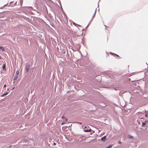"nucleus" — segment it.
Segmentation results:
<instances>
[{
    "mask_svg": "<svg viewBox=\"0 0 148 148\" xmlns=\"http://www.w3.org/2000/svg\"><path fill=\"white\" fill-rule=\"evenodd\" d=\"M106 138V136H104L101 138V140L103 141L105 140Z\"/></svg>",
    "mask_w": 148,
    "mask_h": 148,
    "instance_id": "nucleus-5",
    "label": "nucleus"
},
{
    "mask_svg": "<svg viewBox=\"0 0 148 148\" xmlns=\"http://www.w3.org/2000/svg\"><path fill=\"white\" fill-rule=\"evenodd\" d=\"M29 68L28 67L26 68V70L27 71H28L29 70Z\"/></svg>",
    "mask_w": 148,
    "mask_h": 148,
    "instance_id": "nucleus-10",
    "label": "nucleus"
},
{
    "mask_svg": "<svg viewBox=\"0 0 148 148\" xmlns=\"http://www.w3.org/2000/svg\"><path fill=\"white\" fill-rule=\"evenodd\" d=\"M2 49L1 50L2 51H5L3 47H0V49Z\"/></svg>",
    "mask_w": 148,
    "mask_h": 148,
    "instance_id": "nucleus-6",
    "label": "nucleus"
},
{
    "mask_svg": "<svg viewBox=\"0 0 148 148\" xmlns=\"http://www.w3.org/2000/svg\"><path fill=\"white\" fill-rule=\"evenodd\" d=\"M6 87V84H5L3 86V88H5Z\"/></svg>",
    "mask_w": 148,
    "mask_h": 148,
    "instance_id": "nucleus-12",
    "label": "nucleus"
},
{
    "mask_svg": "<svg viewBox=\"0 0 148 148\" xmlns=\"http://www.w3.org/2000/svg\"><path fill=\"white\" fill-rule=\"evenodd\" d=\"M84 131L85 132H90L91 131V129H90L89 130H85Z\"/></svg>",
    "mask_w": 148,
    "mask_h": 148,
    "instance_id": "nucleus-3",
    "label": "nucleus"
},
{
    "mask_svg": "<svg viewBox=\"0 0 148 148\" xmlns=\"http://www.w3.org/2000/svg\"><path fill=\"white\" fill-rule=\"evenodd\" d=\"M1 58H2L1 57V56L0 55V59H1Z\"/></svg>",
    "mask_w": 148,
    "mask_h": 148,
    "instance_id": "nucleus-17",
    "label": "nucleus"
},
{
    "mask_svg": "<svg viewBox=\"0 0 148 148\" xmlns=\"http://www.w3.org/2000/svg\"><path fill=\"white\" fill-rule=\"evenodd\" d=\"M62 119H66V118H65L64 116H62Z\"/></svg>",
    "mask_w": 148,
    "mask_h": 148,
    "instance_id": "nucleus-11",
    "label": "nucleus"
},
{
    "mask_svg": "<svg viewBox=\"0 0 148 148\" xmlns=\"http://www.w3.org/2000/svg\"><path fill=\"white\" fill-rule=\"evenodd\" d=\"M145 116H147V115L145 114Z\"/></svg>",
    "mask_w": 148,
    "mask_h": 148,
    "instance_id": "nucleus-19",
    "label": "nucleus"
},
{
    "mask_svg": "<svg viewBox=\"0 0 148 148\" xmlns=\"http://www.w3.org/2000/svg\"><path fill=\"white\" fill-rule=\"evenodd\" d=\"M129 136H130L129 137H129L130 138H133V137L131 136H129Z\"/></svg>",
    "mask_w": 148,
    "mask_h": 148,
    "instance_id": "nucleus-13",
    "label": "nucleus"
},
{
    "mask_svg": "<svg viewBox=\"0 0 148 148\" xmlns=\"http://www.w3.org/2000/svg\"><path fill=\"white\" fill-rule=\"evenodd\" d=\"M54 145H56V144L55 143H54Z\"/></svg>",
    "mask_w": 148,
    "mask_h": 148,
    "instance_id": "nucleus-18",
    "label": "nucleus"
},
{
    "mask_svg": "<svg viewBox=\"0 0 148 148\" xmlns=\"http://www.w3.org/2000/svg\"><path fill=\"white\" fill-rule=\"evenodd\" d=\"M118 143L121 144V142L120 141H119L118 142Z\"/></svg>",
    "mask_w": 148,
    "mask_h": 148,
    "instance_id": "nucleus-14",
    "label": "nucleus"
},
{
    "mask_svg": "<svg viewBox=\"0 0 148 148\" xmlns=\"http://www.w3.org/2000/svg\"><path fill=\"white\" fill-rule=\"evenodd\" d=\"M17 77H15V78H14V79H17Z\"/></svg>",
    "mask_w": 148,
    "mask_h": 148,
    "instance_id": "nucleus-16",
    "label": "nucleus"
},
{
    "mask_svg": "<svg viewBox=\"0 0 148 148\" xmlns=\"http://www.w3.org/2000/svg\"><path fill=\"white\" fill-rule=\"evenodd\" d=\"M142 124L143 125H145L146 124V123L145 122H143L142 123Z\"/></svg>",
    "mask_w": 148,
    "mask_h": 148,
    "instance_id": "nucleus-9",
    "label": "nucleus"
},
{
    "mask_svg": "<svg viewBox=\"0 0 148 148\" xmlns=\"http://www.w3.org/2000/svg\"><path fill=\"white\" fill-rule=\"evenodd\" d=\"M67 119H65L64 120V121L62 123L61 125H63L64 124L66 123L67 121Z\"/></svg>",
    "mask_w": 148,
    "mask_h": 148,
    "instance_id": "nucleus-2",
    "label": "nucleus"
},
{
    "mask_svg": "<svg viewBox=\"0 0 148 148\" xmlns=\"http://www.w3.org/2000/svg\"><path fill=\"white\" fill-rule=\"evenodd\" d=\"M96 12V11L95 10H94V11H93V13L92 14V18H93L95 17V15Z\"/></svg>",
    "mask_w": 148,
    "mask_h": 148,
    "instance_id": "nucleus-1",
    "label": "nucleus"
},
{
    "mask_svg": "<svg viewBox=\"0 0 148 148\" xmlns=\"http://www.w3.org/2000/svg\"><path fill=\"white\" fill-rule=\"evenodd\" d=\"M112 147V145H109V146L108 147H106V148H110L111 147Z\"/></svg>",
    "mask_w": 148,
    "mask_h": 148,
    "instance_id": "nucleus-8",
    "label": "nucleus"
},
{
    "mask_svg": "<svg viewBox=\"0 0 148 148\" xmlns=\"http://www.w3.org/2000/svg\"><path fill=\"white\" fill-rule=\"evenodd\" d=\"M8 93V92H6V93L4 94H3V95H1V97H3L5 95H7Z\"/></svg>",
    "mask_w": 148,
    "mask_h": 148,
    "instance_id": "nucleus-7",
    "label": "nucleus"
},
{
    "mask_svg": "<svg viewBox=\"0 0 148 148\" xmlns=\"http://www.w3.org/2000/svg\"><path fill=\"white\" fill-rule=\"evenodd\" d=\"M16 73H18V71H16Z\"/></svg>",
    "mask_w": 148,
    "mask_h": 148,
    "instance_id": "nucleus-15",
    "label": "nucleus"
},
{
    "mask_svg": "<svg viewBox=\"0 0 148 148\" xmlns=\"http://www.w3.org/2000/svg\"><path fill=\"white\" fill-rule=\"evenodd\" d=\"M5 65L4 64L3 66V70H4V71H5V70H6V69L5 68Z\"/></svg>",
    "mask_w": 148,
    "mask_h": 148,
    "instance_id": "nucleus-4",
    "label": "nucleus"
}]
</instances>
